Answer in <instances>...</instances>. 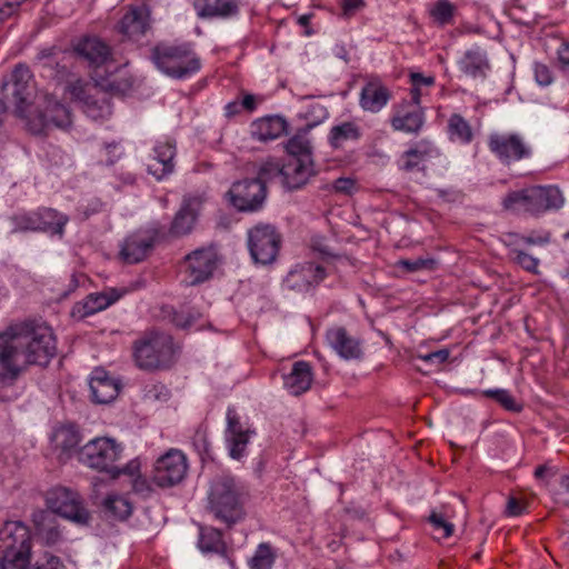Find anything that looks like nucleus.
Instances as JSON below:
<instances>
[{
    "label": "nucleus",
    "mask_w": 569,
    "mask_h": 569,
    "mask_svg": "<svg viewBox=\"0 0 569 569\" xmlns=\"http://www.w3.org/2000/svg\"><path fill=\"white\" fill-rule=\"evenodd\" d=\"M57 353L52 329L27 321L0 333V380L12 383L30 365L47 366Z\"/></svg>",
    "instance_id": "1"
},
{
    "label": "nucleus",
    "mask_w": 569,
    "mask_h": 569,
    "mask_svg": "<svg viewBox=\"0 0 569 569\" xmlns=\"http://www.w3.org/2000/svg\"><path fill=\"white\" fill-rule=\"evenodd\" d=\"M244 487L230 475L216 476L208 490V510L220 522L231 528L244 516Z\"/></svg>",
    "instance_id": "2"
},
{
    "label": "nucleus",
    "mask_w": 569,
    "mask_h": 569,
    "mask_svg": "<svg viewBox=\"0 0 569 569\" xmlns=\"http://www.w3.org/2000/svg\"><path fill=\"white\" fill-rule=\"evenodd\" d=\"M151 61L163 74L183 80L201 69V59L191 42H160L151 50Z\"/></svg>",
    "instance_id": "3"
},
{
    "label": "nucleus",
    "mask_w": 569,
    "mask_h": 569,
    "mask_svg": "<svg viewBox=\"0 0 569 569\" xmlns=\"http://www.w3.org/2000/svg\"><path fill=\"white\" fill-rule=\"evenodd\" d=\"M122 451V446L114 439L97 437L78 450V461L90 469L106 472L113 479L121 473L133 475L132 462L122 468L117 465Z\"/></svg>",
    "instance_id": "4"
},
{
    "label": "nucleus",
    "mask_w": 569,
    "mask_h": 569,
    "mask_svg": "<svg viewBox=\"0 0 569 569\" xmlns=\"http://www.w3.org/2000/svg\"><path fill=\"white\" fill-rule=\"evenodd\" d=\"M563 203V194L557 186H530L509 192L502 201L506 210L523 211L531 216L559 210Z\"/></svg>",
    "instance_id": "5"
},
{
    "label": "nucleus",
    "mask_w": 569,
    "mask_h": 569,
    "mask_svg": "<svg viewBox=\"0 0 569 569\" xmlns=\"http://www.w3.org/2000/svg\"><path fill=\"white\" fill-rule=\"evenodd\" d=\"M173 355L172 339L163 333H150L133 345L136 365L142 370L167 367Z\"/></svg>",
    "instance_id": "6"
},
{
    "label": "nucleus",
    "mask_w": 569,
    "mask_h": 569,
    "mask_svg": "<svg viewBox=\"0 0 569 569\" xmlns=\"http://www.w3.org/2000/svg\"><path fill=\"white\" fill-rule=\"evenodd\" d=\"M2 92L16 106V112L23 119L32 116L31 107L36 99V87L32 73L28 66L18 64L8 81L2 83Z\"/></svg>",
    "instance_id": "7"
},
{
    "label": "nucleus",
    "mask_w": 569,
    "mask_h": 569,
    "mask_svg": "<svg viewBox=\"0 0 569 569\" xmlns=\"http://www.w3.org/2000/svg\"><path fill=\"white\" fill-rule=\"evenodd\" d=\"M281 234L269 223H258L247 232V244L250 257L256 264H272L281 246Z\"/></svg>",
    "instance_id": "8"
},
{
    "label": "nucleus",
    "mask_w": 569,
    "mask_h": 569,
    "mask_svg": "<svg viewBox=\"0 0 569 569\" xmlns=\"http://www.w3.org/2000/svg\"><path fill=\"white\" fill-rule=\"evenodd\" d=\"M47 505L54 516L59 515L79 526L89 525L90 513L77 491L66 487L53 488L47 495Z\"/></svg>",
    "instance_id": "9"
},
{
    "label": "nucleus",
    "mask_w": 569,
    "mask_h": 569,
    "mask_svg": "<svg viewBox=\"0 0 569 569\" xmlns=\"http://www.w3.org/2000/svg\"><path fill=\"white\" fill-rule=\"evenodd\" d=\"M36 60L42 77L57 84H66L76 76L73 72L76 54L72 52H62L56 48H48L41 50L37 54Z\"/></svg>",
    "instance_id": "10"
},
{
    "label": "nucleus",
    "mask_w": 569,
    "mask_h": 569,
    "mask_svg": "<svg viewBox=\"0 0 569 569\" xmlns=\"http://www.w3.org/2000/svg\"><path fill=\"white\" fill-rule=\"evenodd\" d=\"M488 148L503 164L529 159L532 148L525 137L517 132H493L488 137Z\"/></svg>",
    "instance_id": "11"
},
{
    "label": "nucleus",
    "mask_w": 569,
    "mask_h": 569,
    "mask_svg": "<svg viewBox=\"0 0 569 569\" xmlns=\"http://www.w3.org/2000/svg\"><path fill=\"white\" fill-rule=\"evenodd\" d=\"M230 203L241 212H254L263 207L267 199V186L253 178L232 183L227 192Z\"/></svg>",
    "instance_id": "12"
},
{
    "label": "nucleus",
    "mask_w": 569,
    "mask_h": 569,
    "mask_svg": "<svg viewBox=\"0 0 569 569\" xmlns=\"http://www.w3.org/2000/svg\"><path fill=\"white\" fill-rule=\"evenodd\" d=\"M188 470L186 456L177 449H170L157 459L152 482L160 488H169L180 483Z\"/></svg>",
    "instance_id": "13"
},
{
    "label": "nucleus",
    "mask_w": 569,
    "mask_h": 569,
    "mask_svg": "<svg viewBox=\"0 0 569 569\" xmlns=\"http://www.w3.org/2000/svg\"><path fill=\"white\" fill-rule=\"evenodd\" d=\"M158 238L159 231L154 228L138 229L132 232L120 246L121 260L129 264L143 261L152 252Z\"/></svg>",
    "instance_id": "14"
},
{
    "label": "nucleus",
    "mask_w": 569,
    "mask_h": 569,
    "mask_svg": "<svg viewBox=\"0 0 569 569\" xmlns=\"http://www.w3.org/2000/svg\"><path fill=\"white\" fill-rule=\"evenodd\" d=\"M30 130L40 133L49 127L67 130L72 123L70 109L51 97H44V109L39 110L36 118L28 119Z\"/></svg>",
    "instance_id": "15"
},
{
    "label": "nucleus",
    "mask_w": 569,
    "mask_h": 569,
    "mask_svg": "<svg viewBox=\"0 0 569 569\" xmlns=\"http://www.w3.org/2000/svg\"><path fill=\"white\" fill-rule=\"evenodd\" d=\"M327 277L326 269L315 262L297 263L283 279L287 289L296 292H309L318 287Z\"/></svg>",
    "instance_id": "16"
},
{
    "label": "nucleus",
    "mask_w": 569,
    "mask_h": 569,
    "mask_svg": "<svg viewBox=\"0 0 569 569\" xmlns=\"http://www.w3.org/2000/svg\"><path fill=\"white\" fill-rule=\"evenodd\" d=\"M187 282L191 286L199 284L208 280L216 269V253L211 249H197L186 256Z\"/></svg>",
    "instance_id": "17"
},
{
    "label": "nucleus",
    "mask_w": 569,
    "mask_h": 569,
    "mask_svg": "<svg viewBox=\"0 0 569 569\" xmlns=\"http://www.w3.org/2000/svg\"><path fill=\"white\" fill-rule=\"evenodd\" d=\"M204 199L202 196H186L182 203L174 214L169 232L173 237H182L189 234L197 222L199 212L202 208Z\"/></svg>",
    "instance_id": "18"
},
{
    "label": "nucleus",
    "mask_w": 569,
    "mask_h": 569,
    "mask_svg": "<svg viewBox=\"0 0 569 569\" xmlns=\"http://www.w3.org/2000/svg\"><path fill=\"white\" fill-rule=\"evenodd\" d=\"M89 388L94 403L112 402L121 390V381L102 368H96L90 376Z\"/></svg>",
    "instance_id": "19"
},
{
    "label": "nucleus",
    "mask_w": 569,
    "mask_h": 569,
    "mask_svg": "<svg viewBox=\"0 0 569 569\" xmlns=\"http://www.w3.org/2000/svg\"><path fill=\"white\" fill-rule=\"evenodd\" d=\"M315 174L313 161L309 156L303 158L289 157L282 164V182L289 190L303 187Z\"/></svg>",
    "instance_id": "20"
},
{
    "label": "nucleus",
    "mask_w": 569,
    "mask_h": 569,
    "mask_svg": "<svg viewBox=\"0 0 569 569\" xmlns=\"http://www.w3.org/2000/svg\"><path fill=\"white\" fill-rule=\"evenodd\" d=\"M50 439L60 462H67L73 455L78 456L81 435L74 425L57 427Z\"/></svg>",
    "instance_id": "21"
},
{
    "label": "nucleus",
    "mask_w": 569,
    "mask_h": 569,
    "mask_svg": "<svg viewBox=\"0 0 569 569\" xmlns=\"http://www.w3.org/2000/svg\"><path fill=\"white\" fill-rule=\"evenodd\" d=\"M31 550V535L22 521H7L0 529V552Z\"/></svg>",
    "instance_id": "22"
},
{
    "label": "nucleus",
    "mask_w": 569,
    "mask_h": 569,
    "mask_svg": "<svg viewBox=\"0 0 569 569\" xmlns=\"http://www.w3.org/2000/svg\"><path fill=\"white\" fill-rule=\"evenodd\" d=\"M176 146L170 141L157 142L153 156L147 163V170L157 180H162L174 170Z\"/></svg>",
    "instance_id": "23"
},
{
    "label": "nucleus",
    "mask_w": 569,
    "mask_h": 569,
    "mask_svg": "<svg viewBox=\"0 0 569 569\" xmlns=\"http://www.w3.org/2000/svg\"><path fill=\"white\" fill-rule=\"evenodd\" d=\"M329 346L343 359H360L362 349L360 341L350 336L343 327L331 328L326 333Z\"/></svg>",
    "instance_id": "24"
},
{
    "label": "nucleus",
    "mask_w": 569,
    "mask_h": 569,
    "mask_svg": "<svg viewBox=\"0 0 569 569\" xmlns=\"http://www.w3.org/2000/svg\"><path fill=\"white\" fill-rule=\"evenodd\" d=\"M282 378L284 389L292 396H300L310 389L313 381L311 365L303 360L296 361L291 371Z\"/></svg>",
    "instance_id": "25"
},
{
    "label": "nucleus",
    "mask_w": 569,
    "mask_h": 569,
    "mask_svg": "<svg viewBox=\"0 0 569 569\" xmlns=\"http://www.w3.org/2000/svg\"><path fill=\"white\" fill-rule=\"evenodd\" d=\"M33 523L36 537L46 546H56L63 540L62 530L60 528L57 516L49 511H40L34 513Z\"/></svg>",
    "instance_id": "26"
},
{
    "label": "nucleus",
    "mask_w": 569,
    "mask_h": 569,
    "mask_svg": "<svg viewBox=\"0 0 569 569\" xmlns=\"http://www.w3.org/2000/svg\"><path fill=\"white\" fill-rule=\"evenodd\" d=\"M193 8L201 19H228L239 13V0H194Z\"/></svg>",
    "instance_id": "27"
},
{
    "label": "nucleus",
    "mask_w": 569,
    "mask_h": 569,
    "mask_svg": "<svg viewBox=\"0 0 569 569\" xmlns=\"http://www.w3.org/2000/svg\"><path fill=\"white\" fill-rule=\"evenodd\" d=\"M390 122L397 131L417 134L423 127L425 113L420 107H410L403 103L396 110Z\"/></svg>",
    "instance_id": "28"
},
{
    "label": "nucleus",
    "mask_w": 569,
    "mask_h": 569,
    "mask_svg": "<svg viewBox=\"0 0 569 569\" xmlns=\"http://www.w3.org/2000/svg\"><path fill=\"white\" fill-rule=\"evenodd\" d=\"M391 99L390 90L379 81L367 82L360 92L359 104L365 111L379 112Z\"/></svg>",
    "instance_id": "29"
},
{
    "label": "nucleus",
    "mask_w": 569,
    "mask_h": 569,
    "mask_svg": "<svg viewBox=\"0 0 569 569\" xmlns=\"http://www.w3.org/2000/svg\"><path fill=\"white\" fill-rule=\"evenodd\" d=\"M362 138V129L355 121H343L331 127L328 143L335 150H342L348 144L358 143Z\"/></svg>",
    "instance_id": "30"
},
{
    "label": "nucleus",
    "mask_w": 569,
    "mask_h": 569,
    "mask_svg": "<svg viewBox=\"0 0 569 569\" xmlns=\"http://www.w3.org/2000/svg\"><path fill=\"white\" fill-rule=\"evenodd\" d=\"M76 52L94 68L106 63L110 57L108 44L96 37L81 40L76 47Z\"/></svg>",
    "instance_id": "31"
},
{
    "label": "nucleus",
    "mask_w": 569,
    "mask_h": 569,
    "mask_svg": "<svg viewBox=\"0 0 569 569\" xmlns=\"http://www.w3.org/2000/svg\"><path fill=\"white\" fill-rule=\"evenodd\" d=\"M118 31L130 40H139L149 28L147 14L139 8L128 11L118 23Z\"/></svg>",
    "instance_id": "32"
},
{
    "label": "nucleus",
    "mask_w": 569,
    "mask_h": 569,
    "mask_svg": "<svg viewBox=\"0 0 569 569\" xmlns=\"http://www.w3.org/2000/svg\"><path fill=\"white\" fill-rule=\"evenodd\" d=\"M288 123L280 116H270L254 121L251 126V133L256 140H274L287 131Z\"/></svg>",
    "instance_id": "33"
},
{
    "label": "nucleus",
    "mask_w": 569,
    "mask_h": 569,
    "mask_svg": "<svg viewBox=\"0 0 569 569\" xmlns=\"http://www.w3.org/2000/svg\"><path fill=\"white\" fill-rule=\"evenodd\" d=\"M460 70L472 78H485L490 68L487 53L480 47L467 50L459 61Z\"/></svg>",
    "instance_id": "34"
},
{
    "label": "nucleus",
    "mask_w": 569,
    "mask_h": 569,
    "mask_svg": "<svg viewBox=\"0 0 569 569\" xmlns=\"http://www.w3.org/2000/svg\"><path fill=\"white\" fill-rule=\"evenodd\" d=\"M120 295L117 293L116 290H111L109 293L107 292H97L89 295L81 303H78L73 313H78L80 318H84L91 316L98 311H101L117 300H119Z\"/></svg>",
    "instance_id": "35"
},
{
    "label": "nucleus",
    "mask_w": 569,
    "mask_h": 569,
    "mask_svg": "<svg viewBox=\"0 0 569 569\" xmlns=\"http://www.w3.org/2000/svg\"><path fill=\"white\" fill-rule=\"evenodd\" d=\"M432 152L429 142L420 141L415 147L405 151L399 161L398 167L400 170L406 172H412L415 170H423V163L430 158Z\"/></svg>",
    "instance_id": "36"
},
{
    "label": "nucleus",
    "mask_w": 569,
    "mask_h": 569,
    "mask_svg": "<svg viewBox=\"0 0 569 569\" xmlns=\"http://www.w3.org/2000/svg\"><path fill=\"white\" fill-rule=\"evenodd\" d=\"M39 222L37 231L46 232L51 236L62 238L64 234V227L69 221V217L56 209L40 208L38 209Z\"/></svg>",
    "instance_id": "37"
},
{
    "label": "nucleus",
    "mask_w": 569,
    "mask_h": 569,
    "mask_svg": "<svg viewBox=\"0 0 569 569\" xmlns=\"http://www.w3.org/2000/svg\"><path fill=\"white\" fill-rule=\"evenodd\" d=\"M198 546L202 552H222L224 542L220 530L213 527H201Z\"/></svg>",
    "instance_id": "38"
},
{
    "label": "nucleus",
    "mask_w": 569,
    "mask_h": 569,
    "mask_svg": "<svg viewBox=\"0 0 569 569\" xmlns=\"http://www.w3.org/2000/svg\"><path fill=\"white\" fill-rule=\"evenodd\" d=\"M448 131L451 139H457L462 143H470L473 139V132L470 123L460 114L453 113L448 120Z\"/></svg>",
    "instance_id": "39"
},
{
    "label": "nucleus",
    "mask_w": 569,
    "mask_h": 569,
    "mask_svg": "<svg viewBox=\"0 0 569 569\" xmlns=\"http://www.w3.org/2000/svg\"><path fill=\"white\" fill-rule=\"evenodd\" d=\"M104 511L117 520H126L132 512L131 503L124 497L110 495L103 501Z\"/></svg>",
    "instance_id": "40"
},
{
    "label": "nucleus",
    "mask_w": 569,
    "mask_h": 569,
    "mask_svg": "<svg viewBox=\"0 0 569 569\" xmlns=\"http://www.w3.org/2000/svg\"><path fill=\"white\" fill-rule=\"evenodd\" d=\"M457 7L449 0H437L430 8L429 13L433 22L438 26H447L453 23Z\"/></svg>",
    "instance_id": "41"
},
{
    "label": "nucleus",
    "mask_w": 569,
    "mask_h": 569,
    "mask_svg": "<svg viewBox=\"0 0 569 569\" xmlns=\"http://www.w3.org/2000/svg\"><path fill=\"white\" fill-rule=\"evenodd\" d=\"M0 569H30L31 550L0 552Z\"/></svg>",
    "instance_id": "42"
},
{
    "label": "nucleus",
    "mask_w": 569,
    "mask_h": 569,
    "mask_svg": "<svg viewBox=\"0 0 569 569\" xmlns=\"http://www.w3.org/2000/svg\"><path fill=\"white\" fill-rule=\"evenodd\" d=\"M83 111L89 118L93 120H103L111 116L112 106L109 99L104 97L102 99H94L89 97L83 102Z\"/></svg>",
    "instance_id": "43"
},
{
    "label": "nucleus",
    "mask_w": 569,
    "mask_h": 569,
    "mask_svg": "<svg viewBox=\"0 0 569 569\" xmlns=\"http://www.w3.org/2000/svg\"><path fill=\"white\" fill-rule=\"evenodd\" d=\"M276 559V555L269 543H260L253 557L249 561L250 569H271Z\"/></svg>",
    "instance_id": "44"
},
{
    "label": "nucleus",
    "mask_w": 569,
    "mask_h": 569,
    "mask_svg": "<svg viewBox=\"0 0 569 569\" xmlns=\"http://www.w3.org/2000/svg\"><path fill=\"white\" fill-rule=\"evenodd\" d=\"M483 396L495 399L502 408L511 412H520L522 405L516 401L513 396L506 389H488L485 390Z\"/></svg>",
    "instance_id": "45"
},
{
    "label": "nucleus",
    "mask_w": 569,
    "mask_h": 569,
    "mask_svg": "<svg viewBox=\"0 0 569 569\" xmlns=\"http://www.w3.org/2000/svg\"><path fill=\"white\" fill-rule=\"evenodd\" d=\"M289 157L303 158L309 156L311 158V146L305 134H296L290 138L286 144Z\"/></svg>",
    "instance_id": "46"
},
{
    "label": "nucleus",
    "mask_w": 569,
    "mask_h": 569,
    "mask_svg": "<svg viewBox=\"0 0 569 569\" xmlns=\"http://www.w3.org/2000/svg\"><path fill=\"white\" fill-rule=\"evenodd\" d=\"M191 441H192V446H193L194 450L198 452L201 460L211 458L210 442L208 440V429L206 426L200 425L196 429Z\"/></svg>",
    "instance_id": "47"
},
{
    "label": "nucleus",
    "mask_w": 569,
    "mask_h": 569,
    "mask_svg": "<svg viewBox=\"0 0 569 569\" xmlns=\"http://www.w3.org/2000/svg\"><path fill=\"white\" fill-rule=\"evenodd\" d=\"M251 431L238 433L236 436H229L226 438L229 449V455L232 459H241L244 456L247 445L249 442Z\"/></svg>",
    "instance_id": "48"
},
{
    "label": "nucleus",
    "mask_w": 569,
    "mask_h": 569,
    "mask_svg": "<svg viewBox=\"0 0 569 569\" xmlns=\"http://www.w3.org/2000/svg\"><path fill=\"white\" fill-rule=\"evenodd\" d=\"M436 260L433 258H415L401 259L396 266L406 272H416L420 270H433L436 268Z\"/></svg>",
    "instance_id": "49"
},
{
    "label": "nucleus",
    "mask_w": 569,
    "mask_h": 569,
    "mask_svg": "<svg viewBox=\"0 0 569 569\" xmlns=\"http://www.w3.org/2000/svg\"><path fill=\"white\" fill-rule=\"evenodd\" d=\"M11 220L13 231H37L39 222L38 210L14 214Z\"/></svg>",
    "instance_id": "50"
},
{
    "label": "nucleus",
    "mask_w": 569,
    "mask_h": 569,
    "mask_svg": "<svg viewBox=\"0 0 569 569\" xmlns=\"http://www.w3.org/2000/svg\"><path fill=\"white\" fill-rule=\"evenodd\" d=\"M279 176L282 177V164L273 159H268L261 163L258 170V176L254 179L260 180V182L267 186L268 181Z\"/></svg>",
    "instance_id": "51"
},
{
    "label": "nucleus",
    "mask_w": 569,
    "mask_h": 569,
    "mask_svg": "<svg viewBox=\"0 0 569 569\" xmlns=\"http://www.w3.org/2000/svg\"><path fill=\"white\" fill-rule=\"evenodd\" d=\"M64 86V90L76 101L83 103L90 97L87 94V83L77 76H74V78L68 81Z\"/></svg>",
    "instance_id": "52"
},
{
    "label": "nucleus",
    "mask_w": 569,
    "mask_h": 569,
    "mask_svg": "<svg viewBox=\"0 0 569 569\" xmlns=\"http://www.w3.org/2000/svg\"><path fill=\"white\" fill-rule=\"evenodd\" d=\"M513 253V260L526 271H529L531 273H539L538 266H539V259L518 249L512 250Z\"/></svg>",
    "instance_id": "53"
},
{
    "label": "nucleus",
    "mask_w": 569,
    "mask_h": 569,
    "mask_svg": "<svg viewBox=\"0 0 569 569\" xmlns=\"http://www.w3.org/2000/svg\"><path fill=\"white\" fill-rule=\"evenodd\" d=\"M532 69L535 80L539 86L547 87L553 82V73L547 64L535 62Z\"/></svg>",
    "instance_id": "54"
},
{
    "label": "nucleus",
    "mask_w": 569,
    "mask_h": 569,
    "mask_svg": "<svg viewBox=\"0 0 569 569\" xmlns=\"http://www.w3.org/2000/svg\"><path fill=\"white\" fill-rule=\"evenodd\" d=\"M247 432V430L242 429L240 418L233 407H228L227 409V428H226V438L229 436H236L238 433Z\"/></svg>",
    "instance_id": "55"
},
{
    "label": "nucleus",
    "mask_w": 569,
    "mask_h": 569,
    "mask_svg": "<svg viewBox=\"0 0 569 569\" xmlns=\"http://www.w3.org/2000/svg\"><path fill=\"white\" fill-rule=\"evenodd\" d=\"M27 0H0V24L14 16Z\"/></svg>",
    "instance_id": "56"
},
{
    "label": "nucleus",
    "mask_w": 569,
    "mask_h": 569,
    "mask_svg": "<svg viewBox=\"0 0 569 569\" xmlns=\"http://www.w3.org/2000/svg\"><path fill=\"white\" fill-rule=\"evenodd\" d=\"M62 562L59 557L46 552L43 557L30 567V569H62Z\"/></svg>",
    "instance_id": "57"
},
{
    "label": "nucleus",
    "mask_w": 569,
    "mask_h": 569,
    "mask_svg": "<svg viewBox=\"0 0 569 569\" xmlns=\"http://www.w3.org/2000/svg\"><path fill=\"white\" fill-rule=\"evenodd\" d=\"M429 521L435 529H442L443 535L442 538H448L453 532V525L445 520V518L436 512H432L429 517Z\"/></svg>",
    "instance_id": "58"
},
{
    "label": "nucleus",
    "mask_w": 569,
    "mask_h": 569,
    "mask_svg": "<svg viewBox=\"0 0 569 569\" xmlns=\"http://www.w3.org/2000/svg\"><path fill=\"white\" fill-rule=\"evenodd\" d=\"M197 319L198 315L181 310L173 315L172 321L178 328L187 329L192 326Z\"/></svg>",
    "instance_id": "59"
},
{
    "label": "nucleus",
    "mask_w": 569,
    "mask_h": 569,
    "mask_svg": "<svg viewBox=\"0 0 569 569\" xmlns=\"http://www.w3.org/2000/svg\"><path fill=\"white\" fill-rule=\"evenodd\" d=\"M450 352L448 349H439L437 351H432L426 355L419 356L421 360L425 362H429L431 365H442L449 359Z\"/></svg>",
    "instance_id": "60"
},
{
    "label": "nucleus",
    "mask_w": 569,
    "mask_h": 569,
    "mask_svg": "<svg viewBox=\"0 0 569 569\" xmlns=\"http://www.w3.org/2000/svg\"><path fill=\"white\" fill-rule=\"evenodd\" d=\"M509 237L515 239L513 243H517L518 241H522L523 243L529 244V246L546 244L550 241L549 233H545L543 236H538V237H532V236L525 237V236H519L517 233H511Z\"/></svg>",
    "instance_id": "61"
},
{
    "label": "nucleus",
    "mask_w": 569,
    "mask_h": 569,
    "mask_svg": "<svg viewBox=\"0 0 569 569\" xmlns=\"http://www.w3.org/2000/svg\"><path fill=\"white\" fill-rule=\"evenodd\" d=\"M310 247L323 257H335L333 250L322 237H313Z\"/></svg>",
    "instance_id": "62"
},
{
    "label": "nucleus",
    "mask_w": 569,
    "mask_h": 569,
    "mask_svg": "<svg viewBox=\"0 0 569 569\" xmlns=\"http://www.w3.org/2000/svg\"><path fill=\"white\" fill-rule=\"evenodd\" d=\"M526 511V506L521 503L517 498L510 497L506 506V516L518 517Z\"/></svg>",
    "instance_id": "63"
},
{
    "label": "nucleus",
    "mask_w": 569,
    "mask_h": 569,
    "mask_svg": "<svg viewBox=\"0 0 569 569\" xmlns=\"http://www.w3.org/2000/svg\"><path fill=\"white\" fill-rule=\"evenodd\" d=\"M356 181L351 178L340 177L333 181V189L337 192L351 193L355 189Z\"/></svg>",
    "instance_id": "64"
}]
</instances>
